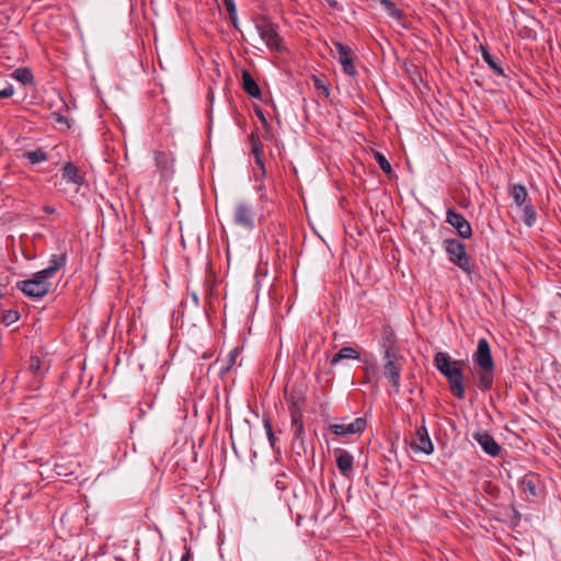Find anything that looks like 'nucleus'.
Wrapping results in <instances>:
<instances>
[{
  "mask_svg": "<svg viewBox=\"0 0 561 561\" xmlns=\"http://www.w3.org/2000/svg\"><path fill=\"white\" fill-rule=\"evenodd\" d=\"M249 141L251 144V152L255 158L256 165L261 169V171L263 173H265V165H264V161H263L264 150H263V144L260 140V137L256 134L251 133L249 136Z\"/></svg>",
  "mask_w": 561,
  "mask_h": 561,
  "instance_id": "nucleus-17",
  "label": "nucleus"
},
{
  "mask_svg": "<svg viewBox=\"0 0 561 561\" xmlns=\"http://www.w3.org/2000/svg\"><path fill=\"white\" fill-rule=\"evenodd\" d=\"M190 552L187 551L185 554L182 556L181 561H190Z\"/></svg>",
  "mask_w": 561,
  "mask_h": 561,
  "instance_id": "nucleus-40",
  "label": "nucleus"
},
{
  "mask_svg": "<svg viewBox=\"0 0 561 561\" xmlns=\"http://www.w3.org/2000/svg\"><path fill=\"white\" fill-rule=\"evenodd\" d=\"M336 467L340 470L341 474L351 480L353 478L354 469V457L344 449L337 448L334 450Z\"/></svg>",
  "mask_w": 561,
  "mask_h": 561,
  "instance_id": "nucleus-13",
  "label": "nucleus"
},
{
  "mask_svg": "<svg viewBox=\"0 0 561 561\" xmlns=\"http://www.w3.org/2000/svg\"><path fill=\"white\" fill-rule=\"evenodd\" d=\"M240 353H241L240 347H234L230 351V353L227 357L226 364L221 367L222 374L228 373L237 364V358L240 355Z\"/></svg>",
  "mask_w": 561,
  "mask_h": 561,
  "instance_id": "nucleus-27",
  "label": "nucleus"
},
{
  "mask_svg": "<svg viewBox=\"0 0 561 561\" xmlns=\"http://www.w3.org/2000/svg\"><path fill=\"white\" fill-rule=\"evenodd\" d=\"M24 157L33 164L47 160V154L43 149L26 151Z\"/></svg>",
  "mask_w": 561,
  "mask_h": 561,
  "instance_id": "nucleus-28",
  "label": "nucleus"
},
{
  "mask_svg": "<svg viewBox=\"0 0 561 561\" xmlns=\"http://www.w3.org/2000/svg\"><path fill=\"white\" fill-rule=\"evenodd\" d=\"M508 194L517 206H523L528 203V193L524 185L513 184L508 188Z\"/></svg>",
  "mask_w": 561,
  "mask_h": 561,
  "instance_id": "nucleus-22",
  "label": "nucleus"
},
{
  "mask_svg": "<svg viewBox=\"0 0 561 561\" xmlns=\"http://www.w3.org/2000/svg\"><path fill=\"white\" fill-rule=\"evenodd\" d=\"M222 2L229 13L231 23L233 24V26H237L238 18H237V8L234 4V1L233 0H222Z\"/></svg>",
  "mask_w": 561,
  "mask_h": 561,
  "instance_id": "nucleus-29",
  "label": "nucleus"
},
{
  "mask_svg": "<svg viewBox=\"0 0 561 561\" xmlns=\"http://www.w3.org/2000/svg\"><path fill=\"white\" fill-rule=\"evenodd\" d=\"M473 362L478 367H494L490 344L486 339L478 340L477 350L473 353Z\"/></svg>",
  "mask_w": 561,
  "mask_h": 561,
  "instance_id": "nucleus-9",
  "label": "nucleus"
},
{
  "mask_svg": "<svg viewBox=\"0 0 561 561\" xmlns=\"http://www.w3.org/2000/svg\"><path fill=\"white\" fill-rule=\"evenodd\" d=\"M383 358V366L382 371L383 376L390 383V386L393 388V392L396 394L400 393L401 389V373L404 365V357L401 354L398 355H388L382 356Z\"/></svg>",
  "mask_w": 561,
  "mask_h": 561,
  "instance_id": "nucleus-3",
  "label": "nucleus"
},
{
  "mask_svg": "<svg viewBox=\"0 0 561 561\" xmlns=\"http://www.w3.org/2000/svg\"><path fill=\"white\" fill-rule=\"evenodd\" d=\"M382 356L398 355L399 350L397 347V337L390 329H383L382 331Z\"/></svg>",
  "mask_w": 561,
  "mask_h": 561,
  "instance_id": "nucleus-16",
  "label": "nucleus"
},
{
  "mask_svg": "<svg viewBox=\"0 0 561 561\" xmlns=\"http://www.w3.org/2000/svg\"><path fill=\"white\" fill-rule=\"evenodd\" d=\"M264 427H265L266 435L268 437V442L271 444V447L274 448L275 447L276 437H275L274 432L272 430V425L270 423V420H267V419L264 420Z\"/></svg>",
  "mask_w": 561,
  "mask_h": 561,
  "instance_id": "nucleus-33",
  "label": "nucleus"
},
{
  "mask_svg": "<svg viewBox=\"0 0 561 561\" xmlns=\"http://www.w3.org/2000/svg\"><path fill=\"white\" fill-rule=\"evenodd\" d=\"M381 3H383L385 7L390 11L391 15H399V10L392 2H390L389 0H381Z\"/></svg>",
  "mask_w": 561,
  "mask_h": 561,
  "instance_id": "nucleus-36",
  "label": "nucleus"
},
{
  "mask_svg": "<svg viewBox=\"0 0 561 561\" xmlns=\"http://www.w3.org/2000/svg\"><path fill=\"white\" fill-rule=\"evenodd\" d=\"M333 47H334V53L336 55V58H337L339 62L342 65L344 73H346L347 76L354 77L357 73V71L355 69L353 59L351 57L350 47L340 42L333 43Z\"/></svg>",
  "mask_w": 561,
  "mask_h": 561,
  "instance_id": "nucleus-8",
  "label": "nucleus"
},
{
  "mask_svg": "<svg viewBox=\"0 0 561 561\" xmlns=\"http://www.w3.org/2000/svg\"><path fill=\"white\" fill-rule=\"evenodd\" d=\"M374 157H375V159H376L377 163L379 164L380 169H381L385 173L389 174V173L391 172V170H392V169H391V164H390V163H389V161L386 159V157H385L381 152H378V151H376V152L374 153Z\"/></svg>",
  "mask_w": 561,
  "mask_h": 561,
  "instance_id": "nucleus-30",
  "label": "nucleus"
},
{
  "mask_svg": "<svg viewBox=\"0 0 561 561\" xmlns=\"http://www.w3.org/2000/svg\"><path fill=\"white\" fill-rule=\"evenodd\" d=\"M434 365L436 369L447 379L450 392L457 399H465L466 391L463 385V369L466 360L453 359L449 354L438 352L434 356Z\"/></svg>",
  "mask_w": 561,
  "mask_h": 561,
  "instance_id": "nucleus-1",
  "label": "nucleus"
},
{
  "mask_svg": "<svg viewBox=\"0 0 561 561\" xmlns=\"http://www.w3.org/2000/svg\"><path fill=\"white\" fill-rule=\"evenodd\" d=\"M242 88L252 98L259 99L261 96V89L256 81L253 79L248 70L242 71Z\"/></svg>",
  "mask_w": 561,
  "mask_h": 561,
  "instance_id": "nucleus-20",
  "label": "nucleus"
},
{
  "mask_svg": "<svg viewBox=\"0 0 561 561\" xmlns=\"http://www.w3.org/2000/svg\"><path fill=\"white\" fill-rule=\"evenodd\" d=\"M291 416V430L295 440H299L301 444L305 442L306 432L302 421V410L298 402H294L290 407Z\"/></svg>",
  "mask_w": 561,
  "mask_h": 561,
  "instance_id": "nucleus-11",
  "label": "nucleus"
},
{
  "mask_svg": "<svg viewBox=\"0 0 561 561\" xmlns=\"http://www.w3.org/2000/svg\"><path fill=\"white\" fill-rule=\"evenodd\" d=\"M520 207L523 208L524 222L526 224V226H528V227L534 226L536 222V219H537V214H536L535 208L529 203H527Z\"/></svg>",
  "mask_w": 561,
  "mask_h": 561,
  "instance_id": "nucleus-26",
  "label": "nucleus"
},
{
  "mask_svg": "<svg viewBox=\"0 0 561 561\" xmlns=\"http://www.w3.org/2000/svg\"><path fill=\"white\" fill-rule=\"evenodd\" d=\"M156 161H157L158 165H161V167L165 168V165H167V157H165L164 153H157Z\"/></svg>",
  "mask_w": 561,
  "mask_h": 561,
  "instance_id": "nucleus-37",
  "label": "nucleus"
},
{
  "mask_svg": "<svg viewBox=\"0 0 561 561\" xmlns=\"http://www.w3.org/2000/svg\"><path fill=\"white\" fill-rule=\"evenodd\" d=\"M473 438L479 443L485 454L492 457L499 456L501 447L490 434L474 433Z\"/></svg>",
  "mask_w": 561,
  "mask_h": 561,
  "instance_id": "nucleus-14",
  "label": "nucleus"
},
{
  "mask_svg": "<svg viewBox=\"0 0 561 561\" xmlns=\"http://www.w3.org/2000/svg\"><path fill=\"white\" fill-rule=\"evenodd\" d=\"M370 371H371V373H374V369H373V368H367V369H366V376H367V378H369Z\"/></svg>",
  "mask_w": 561,
  "mask_h": 561,
  "instance_id": "nucleus-41",
  "label": "nucleus"
},
{
  "mask_svg": "<svg viewBox=\"0 0 561 561\" xmlns=\"http://www.w3.org/2000/svg\"><path fill=\"white\" fill-rule=\"evenodd\" d=\"M30 369L33 373H38L41 369V359L36 356H32L30 359Z\"/></svg>",
  "mask_w": 561,
  "mask_h": 561,
  "instance_id": "nucleus-35",
  "label": "nucleus"
},
{
  "mask_svg": "<svg viewBox=\"0 0 561 561\" xmlns=\"http://www.w3.org/2000/svg\"><path fill=\"white\" fill-rule=\"evenodd\" d=\"M537 484H538V477L533 474V473H529V474H526L522 482H520V488H522V491L526 494L527 499H535L537 497Z\"/></svg>",
  "mask_w": 561,
  "mask_h": 561,
  "instance_id": "nucleus-21",
  "label": "nucleus"
},
{
  "mask_svg": "<svg viewBox=\"0 0 561 561\" xmlns=\"http://www.w3.org/2000/svg\"><path fill=\"white\" fill-rule=\"evenodd\" d=\"M234 222L247 229L254 227V211L253 208L245 203H238L233 213Z\"/></svg>",
  "mask_w": 561,
  "mask_h": 561,
  "instance_id": "nucleus-12",
  "label": "nucleus"
},
{
  "mask_svg": "<svg viewBox=\"0 0 561 561\" xmlns=\"http://www.w3.org/2000/svg\"><path fill=\"white\" fill-rule=\"evenodd\" d=\"M43 210H44L45 213H47V214H55V213H56V209H55L54 207L49 206V205H45V206L43 207Z\"/></svg>",
  "mask_w": 561,
  "mask_h": 561,
  "instance_id": "nucleus-39",
  "label": "nucleus"
},
{
  "mask_svg": "<svg viewBox=\"0 0 561 561\" xmlns=\"http://www.w3.org/2000/svg\"><path fill=\"white\" fill-rule=\"evenodd\" d=\"M16 287L28 297L42 298L48 294L50 282L49 278L37 272L32 278L19 282Z\"/></svg>",
  "mask_w": 561,
  "mask_h": 561,
  "instance_id": "nucleus-4",
  "label": "nucleus"
},
{
  "mask_svg": "<svg viewBox=\"0 0 561 561\" xmlns=\"http://www.w3.org/2000/svg\"><path fill=\"white\" fill-rule=\"evenodd\" d=\"M12 78L18 80L23 84H32L33 83V75L27 68H18L12 72Z\"/></svg>",
  "mask_w": 561,
  "mask_h": 561,
  "instance_id": "nucleus-25",
  "label": "nucleus"
},
{
  "mask_svg": "<svg viewBox=\"0 0 561 561\" xmlns=\"http://www.w3.org/2000/svg\"><path fill=\"white\" fill-rule=\"evenodd\" d=\"M444 244L445 251L448 254L450 262H453L468 275H471L473 271L469 263L465 244L456 239H448L444 242Z\"/></svg>",
  "mask_w": 561,
  "mask_h": 561,
  "instance_id": "nucleus-5",
  "label": "nucleus"
},
{
  "mask_svg": "<svg viewBox=\"0 0 561 561\" xmlns=\"http://www.w3.org/2000/svg\"><path fill=\"white\" fill-rule=\"evenodd\" d=\"M313 84L317 90L321 91L325 96H329L330 88L320 78L313 77Z\"/></svg>",
  "mask_w": 561,
  "mask_h": 561,
  "instance_id": "nucleus-32",
  "label": "nucleus"
},
{
  "mask_svg": "<svg viewBox=\"0 0 561 561\" xmlns=\"http://www.w3.org/2000/svg\"><path fill=\"white\" fill-rule=\"evenodd\" d=\"M254 26L261 39L270 49L276 51L282 49V38L275 23L264 15H259L254 19Z\"/></svg>",
  "mask_w": 561,
  "mask_h": 561,
  "instance_id": "nucleus-2",
  "label": "nucleus"
},
{
  "mask_svg": "<svg viewBox=\"0 0 561 561\" xmlns=\"http://www.w3.org/2000/svg\"><path fill=\"white\" fill-rule=\"evenodd\" d=\"M67 260L66 253L53 254L46 268L39 271L47 278H51L65 266Z\"/></svg>",
  "mask_w": 561,
  "mask_h": 561,
  "instance_id": "nucleus-15",
  "label": "nucleus"
},
{
  "mask_svg": "<svg viewBox=\"0 0 561 561\" xmlns=\"http://www.w3.org/2000/svg\"><path fill=\"white\" fill-rule=\"evenodd\" d=\"M62 179L76 185L84 183L83 173L71 162H67L62 168Z\"/></svg>",
  "mask_w": 561,
  "mask_h": 561,
  "instance_id": "nucleus-18",
  "label": "nucleus"
},
{
  "mask_svg": "<svg viewBox=\"0 0 561 561\" xmlns=\"http://www.w3.org/2000/svg\"><path fill=\"white\" fill-rule=\"evenodd\" d=\"M478 387L482 391L490 390L494 380V367H479L477 373Z\"/></svg>",
  "mask_w": 561,
  "mask_h": 561,
  "instance_id": "nucleus-19",
  "label": "nucleus"
},
{
  "mask_svg": "<svg viewBox=\"0 0 561 561\" xmlns=\"http://www.w3.org/2000/svg\"><path fill=\"white\" fill-rule=\"evenodd\" d=\"M20 318V314L18 311L15 310H7L3 316H2V321L7 324V325H10L14 322H16Z\"/></svg>",
  "mask_w": 561,
  "mask_h": 561,
  "instance_id": "nucleus-31",
  "label": "nucleus"
},
{
  "mask_svg": "<svg viewBox=\"0 0 561 561\" xmlns=\"http://www.w3.org/2000/svg\"><path fill=\"white\" fill-rule=\"evenodd\" d=\"M366 426L367 421L364 417H356L351 422H346V419H341L339 422L330 424L329 431L337 437H348L362 434Z\"/></svg>",
  "mask_w": 561,
  "mask_h": 561,
  "instance_id": "nucleus-6",
  "label": "nucleus"
},
{
  "mask_svg": "<svg viewBox=\"0 0 561 561\" xmlns=\"http://www.w3.org/2000/svg\"><path fill=\"white\" fill-rule=\"evenodd\" d=\"M446 222H448L461 238H470L472 229L470 222L453 208L446 211Z\"/></svg>",
  "mask_w": 561,
  "mask_h": 561,
  "instance_id": "nucleus-7",
  "label": "nucleus"
},
{
  "mask_svg": "<svg viewBox=\"0 0 561 561\" xmlns=\"http://www.w3.org/2000/svg\"><path fill=\"white\" fill-rule=\"evenodd\" d=\"M359 353L352 346L342 347L331 359V365L334 366L343 359H358Z\"/></svg>",
  "mask_w": 561,
  "mask_h": 561,
  "instance_id": "nucleus-23",
  "label": "nucleus"
},
{
  "mask_svg": "<svg viewBox=\"0 0 561 561\" xmlns=\"http://www.w3.org/2000/svg\"><path fill=\"white\" fill-rule=\"evenodd\" d=\"M411 446L415 453L430 455L434 451V445L424 424L416 428Z\"/></svg>",
  "mask_w": 561,
  "mask_h": 561,
  "instance_id": "nucleus-10",
  "label": "nucleus"
},
{
  "mask_svg": "<svg viewBox=\"0 0 561 561\" xmlns=\"http://www.w3.org/2000/svg\"><path fill=\"white\" fill-rule=\"evenodd\" d=\"M13 94H14L13 87L9 82H5V85L2 89H0V99L10 98Z\"/></svg>",
  "mask_w": 561,
  "mask_h": 561,
  "instance_id": "nucleus-34",
  "label": "nucleus"
},
{
  "mask_svg": "<svg viewBox=\"0 0 561 561\" xmlns=\"http://www.w3.org/2000/svg\"><path fill=\"white\" fill-rule=\"evenodd\" d=\"M255 113L257 115V117L260 118L261 123L265 126V127H268V123L263 114V112L260 110V108H256L255 110Z\"/></svg>",
  "mask_w": 561,
  "mask_h": 561,
  "instance_id": "nucleus-38",
  "label": "nucleus"
},
{
  "mask_svg": "<svg viewBox=\"0 0 561 561\" xmlns=\"http://www.w3.org/2000/svg\"><path fill=\"white\" fill-rule=\"evenodd\" d=\"M482 48V58L486 62V65L499 76L506 77L504 69L501 67L499 61L489 53L485 47Z\"/></svg>",
  "mask_w": 561,
  "mask_h": 561,
  "instance_id": "nucleus-24",
  "label": "nucleus"
}]
</instances>
